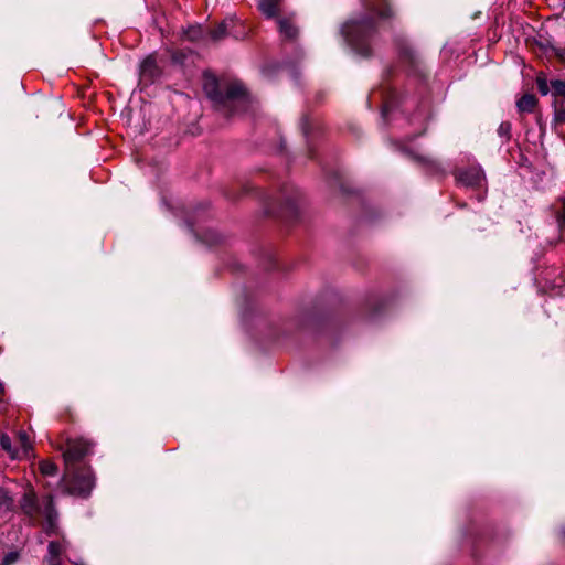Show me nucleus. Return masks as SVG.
I'll list each match as a JSON object with an SVG mask.
<instances>
[{
    "label": "nucleus",
    "instance_id": "2f4dec72",
    "mask_svg": "<svg viewBox=\"0 0 565 565\" xmlns=\"http://www.w3.org/2000/svg\"><path fill=\"white\" fill-rule=\"evenodd\" d=\"M285 199H286L287 204H288L290 207H294L296 199H295L294 196H287V198H285Z\"/></svg>",
    "mask_w": 565,
    "mask_h": 565
},
{
    "label": "nucleus",
    "instance_id": "4be33fe9",
    "mask_svg": "<svg viewBox=\"0 0 565 565\" xmlns=\"http://www.w3.org/2000/svg\"><path fill=\"white\" fill-rule=\"evenodd\" d=\"M416 160L425 164L427 168H429L431 171L438 170V163L436 160L428 158V157H416Z\"/></svg>",
    "mask_w": 565,
    "mask_h": 565
},
{
    "label": "nucleus",
    "instance_id": "9b49d317",
    "mask_svg": "<svg viewBox=\"0 0 565 565\" xmlns=\"http://www.w3.org/2000/svg\"><path fill=\"white\" fill-rule=\"evenodd\" d=\"M537 105V98L533 94L523 95L516 103L520 113H533Z\"/></svg>",
    "mask_w": 565,
    "mask_h": 565
},
{
    "label": "nucleus",
    "instance_id": "5701e85b",
    "mask_svg": "<svg viewBox=\"0 0 565 565\" xmlns=\"http://www.w3.org/2000/svg\"><path fill=\"white\" fill-rule=\"evenodd\" d=\"M557 222L561 230H565V198L562 199V207L557 212Z\"/></svg>",
    "mask_w": 565,
    "mask_h": 565
},
{
    "label": "nucleus",
    "instance_id": "a878e982",
    "mask_svg": "<svg viewBox=\"0 0 565 565\" xmlns=\"http://www.w3.org/2000/svg\"><path fill=\"white\" fill-rule=\"evenodd\" d=\"M551 50L553 51V53L557 56V58L562 63H565V47H562V49L551 47Z\"/></svg>",
    "mask_w": 565,
    "mask_h": 565
},
{
    "label": "nucleus",
    "instance_id": "f8f14e48",
    "mask_svg": "<svg viewBox=\"0 0 565 565\" xmlns=\"http://www.w3.org/2000/svg\"><path fill=\"white\" fill-rule=\"evenodd\" d=\"M278 26L280 34L288 39L294 40L298 35V29L289 19H279L278 20Z\"/></svg>",
    "mask_w": 565,
    "mask_h": 565
},
{
    "label": "nucleus",
    "instance_id": "9d476101",
    "mask_svg": "<svg viewBox=\"0 0 565 565\" xmlns=\"http://www.w3.org/2000/svg\"><path fill=\"white\" fill-rule=\"evenodd\" d=\"M185 36L192 42L207 44V26L193 25L185 31Z\"/></svg>",
    "mask_w": 565,
    "mask_h": 565
},
{
    "label": "nucleus",
    "instance_id": "1a4fd4ad",
    "mask_svg": "<svg viewBox=\"0 0 565 565\" xmlns=\"http://www.w3.org/2000/svg\"><path fill=\"white\" fill-rule=\"evenodd\" d=\"M161 75V70L153 55L147 56L140 64L139 76L146 84H152Z\"/></svg>",
    "mask_w": 565,
    "mask_h": 565
},
{
    "label": "nucleus",
    "instance_id": "bb28decb",
    "mask_svg": "<svg viewBox=\"0 0 565 565\" xmlns=\"http://www.w3.org/2000/svg\"><path fill=\"white\" fill-rule=\"evenodd\" d=\"M309 125H310L309 117H307V116L302 117V119H301V129H302V131H303V134L306 136H308V134H309Z\"/></svg>",
    "mask_w": 565,
    "mask_h": 565
},
{
    "label": "nucleus",
    "instance_id": "c756f323",
    "mask_svg": "<svg viewBox=\"0 0 565 565\" xmlns=\"http://www.w3.org/2000/svg\"><path fill=\"white\" fill-rule=\"evenodd\" d=\"M556 120L559 122H565V107H561L556 111Z\"/></svg>",
    "mask_w": 565,
    "mask_h": 565
},
{
    "label": "nucleus",
    "instance_id": "39448f33",
    "mask_svg": "<svg viewBox=\"0 0 565 565\" xmlns=\"http://www.w3.org/2000/svg\"><path fill=\"white\" fill-rule=\"evenodd\" d=\"M236 19L226 18L214 26H207V43L220 42L228 35L237 38V35L233 32V29L236 26Z\"/></svg>",
    "mask_w": 565,
    "mask_h": 565
},
{
    "label": "nucleus",
    "instance_id": "473e14b6",
    "mask_svg": "<svg viewBox=\"0 0 565 565\" xmlns=\"http://www.w3.org/2000/svg\"><path fill=\"white\" fill-rule=\"evenodd\" d=\"M3 390H4V388H3V385H2V383L0 382V391H1V392H3Z\"/></svg>",
    "mask_w": 565,
    "mask_h": 565
},
{
    "label": "nucleus",
    "instance_id": "dca6fc26",
    "mask_svg": "<svg viewBox=\"0 0 565 565\" xmlns=\"http://www.w3.org/2000/svg\"><path fill=\"white\" fill-rule=\"evenodd\" d=\"M39 469L43 476L53 477L57 473V466L50 460H43L39 465Z\"/></svg>",
    "mask_w": 565,
    "mask_h": 565
},
{
    "label": "nucleus",
    "instance_id": "20e7f679",
    "mask_svg": "<svg viewBox=\"0 0 565 565\" xmlns=\"http://www.w3.org/2000/svg\"><path fill=\"white\" fill-rule=\"evenodd\" d=\"M94 446V441L84 437L68 438L63 450L65 467L82 466L81 462L92 454Z\"/></svg>",
    "mask_w": 565,
    "mask_h": 565
},
{
    "label": "nucleus",
    "instance_id": "f03ea898",
    "mask_svg": "<svg viewBox=\"0 0 565 565\" xmlns=\"http://www.w3.org/2000/svg\"><path fill=\"white\" fill-rule=\"evenodd\" d=\"M96 484V477L90 466L65 467L58 483L64 494L86 499Z\"/></svg>",
    "mask_w": 565,
    "mask_h": 565
},
{
    "label": "nucleus",
    "instance_id": "6ab92c4d",
    "mask_svg": "<svg viewBox=\"0 0 565 565\" xmlns=\"http://www.w3.org/2000/svg\"><path fill=\"white\" fill-rule=\"evenodd\" d=\"M49 556L46 558H60L62 553V545L58 542L52 541L47 546Z\"/></svg>",
    "mask_w": 565,
    "mask_h": 565
},
{
    "label": "nucleus",
    "instance_id": "aec40b11",
    "mask_svg": "<svg viewBox=\"0 0 565 565\" xmlns=\"http://www.w3.org/2000/svg\"><path fill=\"white\" fill-rule=\"evenodd\" d=\"M511 129H512L511 122L503 121L498 127V135L501 138H504L505 140H510V138H511Z\"/></svg>",
    "mask_w": 565,
    "mask_h": 565
},
{
    "label": "nucleus",
    "instance_id": "ddd939ff",
    "mask_svg": "<svg viewBox=\"0 0 565 565\" xmlns=\"http://www.w3.org/2000/svg\"><path fill=\"white\" fill-rule=\"evenodd\" d=\"M279 0H259L258 8L267 18H274L278 13Z\"/></svg>",
    "mask_w": 565,
    "mask_h": 565
},
{
    "label": "nucleus",
    "instance_id": "b1692460",
    "mask_svg": "<svg viewBox=\"0 0 565 565\" xmlns=\"http://www.w3.org/2000/svg\"><path fill=\"white\" fill-rule=\"evenodd\" d=\"M19 559V553L13 551L4 555L1 565H13Z\"/></svg>",
    "mask_w": 565,
    "mask_h": 565
},
{
    "label": "nucleus",
    "instance_id": "0eeeda50",
    "mask_svg": "<svg viewBox=\"0 0 565 565\" xmlns=\"http://www.w3.org/2000/svg\"><path fill=\"white\" fill-rule=\"evenodd\" d=\"M456 179L465 186L476 188L481 185L484 173L480 167H469L458 171Z\"/></svg>",
    "mask_w": 565,
    "mask_h": 565
},
{
    "label": "nucleus",
    "instance_id": "a211bd4d",
    "mask_svg": "<svg viewBox=\"0 0 565 565\" xmlns=\"http://www.w3.org/2000/svg\"><path fill=\"white\" fill-rule=\"evenodd\" d=\"M536 86H537L539 92L543 96L547 95L551 90V82L548 83L546 77H544L542 75H539L536 77Z\"/></svg>",
    "mask_w": 565,
    "mask_h": 565
},
{
    "label": "nucleus",
    "instance_id": "c85d7f7f",
    "mask_svg": "<svg viewBox=\"0 0 565 565\" xmlns=\"http://www.w3.org/2000/svg\"><path fill=\"white\" fill-rule=\"evenodd\" d=\"M171 57L174 63H182L185 55L182 52L177 51L172 53Z\"/></svg>",
    "mask_w": 565,
    "mask_h": 565
},
{
    "label": "nucleus",
    "instance_id": "7c9ffc66",
    "mask_svg": "<svg viewBox=\"0 0 565 565\" xmlns=\"http://www.w3.org/2000/svg\"><path fill=\"white\" fill-rule=\"evenodd\" d=\"M47 565H61L60 558H46Z\"/></svg>",
    "mask_w": 565,
    "mask_h": 565
},
{
    "label": "nucleus",
    "instance_id": "393cba45",
    "mask_svg": "<svg viewBox=\"0 0 565 565\" xmlns=\"http://www.w3.org/2000/svg\"><path fill=\"white\" fill-rule=\"evenodd\" d=\"M0 446L7 452H11V450H12L11 438L8 435L2 434L0 436Z\"/></svg>",
    "mask_w": 565,
    "mask_h": 565
},
{
    "label": "nucleus",
    "instance_id": "7ed1b4c3",
    "mask_svg": "<svg viewBox=\"0 0 565 565\" xmlns=\"http://www.w3.org/2000/svg\"><path fill=\"white\" fill-rule=\"evenodd\" d=\"M21 509L31 519H36L40 515L44 516L47 527H55L57 511L51 494L44 495L41 500H38L34 492H26L21 500Z\"/></svg>",
    "mask_w": 565,
    "mask_h": 565
},
{
    "label": "nucleus",
    "instance_id": "2eb2a0df",
    "mask_svg": "<svg viewBox=\"0 0 565 565\" xmlns=\"http://www.w3.org/2000/svg\"><path fill=\"white\" fill-rule=\"evenodd\" d=\"M397 49L401 57L408 60L409 62L415 61V53L412 50V47L406 43L405 41H398L397 42Z\"/></svg>",
    "mask_w": 565,
    "mask_h": 565
},
{
    "label": "nucleus",
    "instance_id": "4468645a",
    "mask_svg": "<svg viewBox=\"0 0 565 565\" xmlns=\"http://www.w3.org/2000/svg\"><path fill=\"white\" fill-rule=\"evenodd\" d=\"M13 507V498L9 494V492L0 488V513H4L11 511Z\"/></svg>",
    "mask_w": 565,
    "mask_h": 565
},
{
    "label": "nucleus",
    "instance_id": "6e6552de",
    "mask_svg": "<svg viewBox=\"0 0 565 565\" xmlns=\"http://www.w3.org/2000/svg\"><path fill=\"white\" fill-rule=\"evenodd\" d=\"M204 93L206 96L216 105H221L225 102L223 95V82L221 83L215 76L206 75L203 85Z\"/></svg>",
    "mask_w": 565,
    "mask_h": 565
},
{
    "label": "nucleus",
    "instance_id": "f3484780",
    "mask_svg": "<svg viewBox=\"0 0 565 565\" xmlns=\"http://www.w3.org/2000/svg\"><path fill=\"white\" fill-rule=\"evenodd\" d=\"M551 92L554 96L565 97V81H562V79L551 81Z\"/></svg>",
    "mask_w": 565,
    "mask_h": 565
},
{
    "label": "nucleus",
    "instance_id": "423d86ee",
    "mask_svg": "<svg viewBox=\"0 0 565 565\" xmlns=\"http://www.w3.org/2000/svg\"><path fill=\"white\" fill-rule=\"evenodd\" d=\"M223 95L225 97V102L221 106H227L228 104L243 99L247 95V90L245 85L238 79H232L223 82Z\"/></svg>",
    "mask_w": 565,
    "mask_h": 565
},
{
    "label": "nucleus",
    "instance_id": "f257e3e1",
    "mask_svg": "<svg viewBox=\"0 0 565 565\" xmlns=\"http://www.w3.org/2000/svg\"><path fill=\"white\" fill-rule=\"evenodd\" d=\"M361 3L366 15L345 22L342 26V34L358 54L369 56L371 40L377 32L375 18L388 20L393 17V10L388 0H361Z\"/></svg>",
    "mask_w": 565,
    "mask_h": 565
},
{
    "label": "nucleus",
    "instance_id": "412c9836",
    "mask_svg": "<svg viewBox=\"0 0 565 565\" xmlns=\"http://www.w3.org/2000/svg\"><path fill=\"white\" fill-rule=\"evenodd\" d=\"M550 289L551 290H561L562 288L565 287V273H561L559 276L553 280H551L550 285H548Z\"/></svg>",
    "mask_w": 565,
    "mask_h": 565
},
{
    "label": "nucleus",
    "instance_id": "cd10ccee",
    "mask_svg": "<svg viewBox=\"0 0 565 565\" xmlns=\"http://www.w3.org/2000/svg\"><path fill=\"white\" fill-rule=\"evenodd\" d=\"M19 438L21 440V444L24 448H28L30 447V443H29V436L25 431H20L19 433Z\"/></svg>",
    "mask_w": 565,
    "mask_h": 565
}]
</instances>
